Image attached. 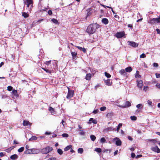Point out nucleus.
<instances>
[{
  "label": "nucleus",
  "instance_id": "1",
  "mask_svg": "<svg viewBox=\"0 0 160 160\" xmlns=\"http://www.w3.org/2000/svg\"><path fill=\"white\" fill-rule=\"evenodd\" d=\"M99 28V25L96 23H94L90 24L88 27L86 31L89 34H93L95 32L96 29Z\"/></svg>",
  "mask_w": 160,
  "mask_h": 160
},
{
  "label": "nucleus",
  "instance_id": "2",
  "mask_svg": "<svg viewBox=\"0 0 160 160\" xmlns=\"http://www.w3.org/2000/svg\"><path fill=\"white\" fill-rule=\"evenodd\" d=\"M24 3L25 5H27L28 10L30 11L33 7L32 0H25L24 1Z\"/></svg>",
  "mask_w": 160,
  "mask_h": 160
},
{
  "label": "nucleus",
  "instance_id": "3",
  "mask_svg": "<svg viewBox=\"0 0 160 160\" xmlns=\"http://www.w3.org/2000/svg\"><path fill=\"white\" fill-rule=\"evenodd\" d=\"M148 22L152 25H154L156 23H158L160 25V18L150 19L148 21Z\"/></svg>",
  "mask_w": 160,
  "mask_h": 160
},
{
  "label": "nucleus",
  "instance_id": "4",
  "mask_svg": "<svg viewBox=\"0 0 160 160\" xmlns=\"http://www.w3.org/2000/svg\"><path fill=\"white\" fill-rule=\"evenodd\" d=\"M53 150L52 148L50 146L41 149V152L44 154H47Z\"/></svg>",
  "mask_w": 160,
  "mask_h": 160
},
{
  "label": "nucleus",
  "instance_id": "5",
  "mask_svg": "<svg viewBox=\"0 0 160 160\" xmlns=\"http://www.w3.org/2000/svg\"><path fill=\"white\" fill-rule=\"evenodd\" d=\"M125 35V33L124 31L117 32L115 36L118 38H121L123 37Z\"/></svg>",
  "mask_w": 160,
  "mask_h": 160
},
{
  "label": "nucleus",
  "instance_id": "6",
  "mask_svg": "<svg viewBox=\"0 0 160 160\" xmlns=\"http://www.w3.org/2000/svg\"><path fill=\"white\" fill-rule=\"evenodd\" d=\"M74 91L72 90H68V92L67 96V98L68 99H70L73 96L74 94Z\"/></svg>",
  "mask_w": 160,
  "mask_h": 160
},
{
  "label": "nucleus",
  "instance_id": "7",
  "mask_svg": "<svg viewBox=\"0 0 160 160\" xmlns=\"http://www.w3.org/2000/svg\"><path fill=\"white\" fill-rule=\"evenodd\" d=\"M137 86L140 89H141L142 87L143 82L142 80H138L136 81Z\"/></svg>",
  "mask_w": 160,
  "mask_h": 160
},
{
  "label": "nucleus",
  "instance_id": "8",
  "mask_svg": "<svg viewBox=\"0 0 160 160\" xmlns=\"http://www.w3.org/2000/svg\"><path fill=\"white\" fill-rule=\"evenodd\" d=\"M119 107L122 108H125L127 107H130L131 106V103L129 101H126L124 105H118Z\"/></svg>",
  "mask_w": 160,
  "mask_h": 160
},
{
  "label": "nucleus",
  "instance_id": "9",
  "mask_svg": "<svg viewBox=\"0 0 160 160\" xmlns=\"http://www.w3.org/2000/svg\"><path fill=\"white\" fill-rule=\"evenodd\" d=\"M128 42L129 45L134 48L137 47L138 46V44L134 42L128 41Z\"/></svg>",
  "mask_w": 160,
  "mask_h": 160
},
{
  "label": "nucleus",
  "instance_id": "10",
  "mask_svg": "<svg viewBox=\"0 0 160 160\" xmlns=\"http://www.w3.org/2000/svg\"><path fill=\"white\" fill-rule=\"evenodd\" d=\"M48 110L50 112L51 114L52 115H55L56 114V112L55 111L54 109L52 108L51 107H49Z\"/></svg>",
  "mask_w": 160,
  "mask_h": 160
},
{
  "label": "nucleus",
  "instance_id": "11",
  "mask_svg": "<svg viewBox=\"0 0 160 160\" xmlns=\"http://www.w3.org/2000/svg\"><path fill=\"white\" fill-rule=\"evenodd\" d=\"M115 139H117V140L116 141V144L117 146H118L121 145L122 144V142L120 140L117 138H116Z\"/></svg>",
  "mask_w": 160,
  "mask_h": 160
},
{
  "label": "nucleus",
  "instance_id": "12",
  "mask_svg": "<svg viewBox=\"0 0 160 160\" xmlns=\"http://www.w3.org/2000/svg\"><path fill=\"white\" fill-rule=\"evenodd\" d=\"M12 95H13L16 98H17L19 96L18 94L17 93V91L16 90H13L12 92Z\"/></svg>",
  "mask_w": 160,
  "mask_h": 160
},
{
  "label": "nucleus",
  "instance_id": "13",
  "mask_svg": "<svg viewBox=\"0 0 160 160\" xmlns=\"http://www.w3.org/2000/svg\"><path fill=\"white\" fill-rule=\"evenodd\" d=\"M113 129L111 127H108L107 128H105L103 130V131L105 132H107L109 131H113Z\"/></svg>",
  "mask_w": 160,
  "mask_h": 160
},
{
  "label": "nucleus",
  "instance_id": "14",
  "mask_svg": "<svg viewBox=\"0 0 160 160\" xmlns=\"http://www.w3.org/2000/svg\"><path fill=\"white\" fill-rule=\"evenodd\" d=\"M104 82L108 86H111L112 84V82H110V80L107 79V80H105Z\"/></svg>",
  "mask_w": 160,
  "mask_h": 160
},
{
  "label": "nucleus",
  "instance_id": "15",
  "mask_svg": "<svg viewBox=\"0 0 160 160\" xmlns=\"http://www.w3.org/2000/svg\"><path fill=\"white\" fill-rule=\"evenodd\" d=\"M23 125L24 126H27L28 125L31 126V124L28 121H23Z\"/></svg>",
  "mask_w": 160,
  "mask_h": 160
},
{
  "label": "nucleus",
  "instance_id": "16",
  "mask_svg": "<svg viewBox=\"0 0 160 160\" xmlns=\"http://www.w3.org/2000/svg\"><path fill=\"white\" fill-rule=\"evenodd\" d=\"M119 72L121 75L126 76L127 75V73L124 69H121L119 71Z\"/></svg>",
  "mask_w": 160,
  "mask_h": 160
},
{
  "label": "nucleus",
  "instance_id": "17",
  "mask_svg": "<svg viewBox=\"0 0 160 160\" xmlns=\"http://www.w3.org/2000/svg\"><path fill=\"white\" fill-rule=\"evenodd\" d=\"M102 23L105 25L107 24L108 23V20L106 18H103L102 19Z\"/></svg>",
  "mask_w": 160,
  "mask_h": 160
},
{
  "label": "nucleus",
  "instance_id": "18",
  "mask_svg": "<svg viewBox=\"0 0 160 160\" xmlns=\"http://www.w3.org/2000/svg\"><path fill=\"white\" fill-rule=\"evenodd\" d=\"M113 115L112 112H109L107 114L106 116L108 118H111Z\"/></svg>",
  "mask_w": 160,
  "mask_h": 160
},
{
  "label": "nucleus",
  "instance_id": "19",
  "mask_svg": "<svg viewBox=\"0 0 160 160\" xmlns=\"http://www.w3.org/2000/svg\"><path fill=\"white\" fill-rule=\"evenodd\" d=\"M132 69L131 67H128L125 69V72H130L132 71Z\"/></svg>",
  "mask_w": 160,
  "mask_h": 160
},
{
  "label": "nucleus",
  "instance_id": "20",
  "mask_svg": "<svg viewBox=\"0 0 160 160\" xmlns=\"http://www.w3.org/2000/svg\"><path fill=\"white\" fill-rule=\"evenodd\" d=\"M76 47L80 50L82 51L84 53H85L86 52V49L84 48H82L79 46H76Z\"/></svg>",
  "mask_w": 160,
  "mask_h": 160
},
{
  "label": "nucleus",
  "instance_id": "21",
  "mask_svg": "<svg viewBox=\"0 0 160 160\" xmlns=\"http://www.w3.org/2000/svg\"><path fill=\"white\" fill-rule=\"evenodd\" d=\"M32 152H31V153H32V154H34L38 153V150L37 149H32Z\"/></svg>",
  "mask_w": 160,
  "mask_h": 160
},
{
  "label": "nucleus",
  "instance_id": "22",
  "mask_svg": "<svg viewBox=\"0 0 160 160\" xmlns=\"http://www.w3.org/2000/svg\"><path fill=\"white\" fill-rule=\"evenodd\" d=\"M18 158V155L15 154L11 155L10 157V158L12 160H15L17 159Z\"/></svg>",
  "mask_w": 160,
  "mask_h": 160
},
{
  "label": "nucleus",
  "instance_id": "23",
  "mask_svg": "<svg viewBox=\"0 0 160 160\" xmlns=\"http://www.w3.org/2000/svg\"><path fill=\"white\" fill-rule=\"evenodd\" d=\"M91 78V74L90 73H88L87 74L86 76V79L87 80H89Z\"/></svg>",
  "mask_w": 160,
  "mask_h": 160
},
{
  "label": "nucleus",
  "instance_id": "24",
  "mask_svg": "<svg viewBox=\"0 0 160 160\" xmlns=\"http://www.w3.org/2000/svg\"><path fill=\"white\" fill-rule=\"evenodd\" d=\"M79 134L81 135L84 136L85 135V132L84 130H80L79 131Z\"/></svg>",
  "mask_w": 160,
  "mask_h": 160
},
{
  "label": "nucleus",
  "instance_id": "25",
  "mask_svg": "<svg viewBox=\"0 0 160 160\" xmlns=\"http://www.w3.org/2000/svg\"><path fill=\"white\" fill-rule=\"evenodd\" d=\"M32 149H29L28 150H27L25 152V153L26 154H32V153H31V152H32Z\"/></svg>",
  "mask_w": 160,
  "mask_h": 160
},
{
  "label": "nucleus",
  "instance_id": "26",
  "mask_svg": "<svg viewBox=\"0 0 160 160\" xmlns=\"http://www.w3.org/2000/svg\"><path fill=\"white\" fill-rule=\"evenodd\" d=\"M72 146L71 145L68 146L65 148L64 150L65 151H67L69 150L72 148Z\"/></svg>",
  "mask_w": 160,
  "mask_h": 160
},
{
  "label": "nucleus",
  "instance_id": "27",
  "mask_svg": "<svg viewBox=\"0 0 160 160\" xmlns=\"http://www.w3.org/2000/svg\"><path fill=\"white\" fill-rule=\"evenodd\" d=\"M22 16L25 18H27L29 16V15L27 13L23 12L22 13Z\"/></svg>",
  "mask_w": 160,
  "mask_h": 160
},
{
  "label": "nucleus",
  "instance_id": "28",
  "mask_svg": "<svg viewBox=\"0 0 160 160\" xmlns=\"http://www.w3.org/2000/svg\"><path fill=\"white\" fill-rule=\"evenodd\" d=\"M37 138L35 136H32L29 139V141H33L36 140Z\"/></svg>",
  "mask_w": 160,
  "mask_h": 160
},
{
  "label": "nucleus",
  "instance_id": "29",
  "mask_svg": "<svg viewBox=\"0 0 160 160\" xmlns=\"http://www.w3.org/2000/svg\"><path fill=\"white\" fill-rule=\"evenodd\" d=\"M90 138L91 139V140L92 141H94L96 139V137L94 135H92L90 136Z\"/></svg>",
  "mask_w": 160,
  "mask_h": 160
},
{
  "label": "nucleus",
  "instance_id": "30",
  "mask_svg": "<svg viewBox=\"0 0 160 160\" xmlns=\"http://www.w3.org/2000/svg\"><path fill=\"white\" fill-rule=\"evenodd\" d=\"M57 152L60 155H62V154L63 152L62 150L60 148L58 149L57 150Z\"/></svg>",
  "mask_w": 160,
  "mask_h": 160
},
{
  "label": "nucleus",
  "instance_id": "31",
  "mask_svg": "<svg viewBox=\"0 0 160 160\" xmlns=\"http://www.w3.org/2000/svg\"><path fill=\"white\" fill-rule=\"evenodd\" d=\"M141 77L140 75L139 74V72L138 71H137L135 75V77L136 78H139Z\"/></svg>",
  "mask_w": 160,
  "mask_h": 160
},
{
  "label": "nucleus",
  "instance_id": "32",
  "mask_svg": "<svg viewBox=\"0 0 160 160\" xmlns=\"http://www.w3.org/2000/svg\"><path fill=\"white\" fill-rule=\"evenodd\" d=\"M51 21L54 23L56 24H58V20L54 18H53L51 20Z\"/></svg>",
  "mask_w": 160,
  "mask_h": 160
},
{
  "label": "nucleus",
  "instance_id": "33",
  "mask_svg": "<svg viewBox=\"0 0 160 160\" xmlns=\"http://www.w3.org/2000/svg\"><path fill=\"white\" fill-rule=\"evenodd\" d=\"M95 150L98 153H100L102 151V149L100 148H95Z\"/></svg>",
  "mask_w": 160,
  "mask_h": 160
},
{
  "label": "nucleus",
  "instance_id": "34",
  "mask_svg": "<svg viewBox=\"0 0 160 160\" xmlns=\"http://www.w3.org/2000/svg\"><path fill=\"white\" fill-rule=\"evenodd\" d=\"M83 150L82 148H80L78 149V153H79L81 154H82L83 153Z\"/></svg>",
  "mask_w": 160,
  "mask_h": 160
},
{
  "label": "nucleus",
  "instance_id": "35",
  "mask_svg": "<svg viewBox=\"0 0 160 160\" xmlns=\"http://www.w3.org/2000/svg\"><path fill=\"white\" fill-rule=\"evenodd\" d=\"M24 147H21V148H19V149H18V151L19 152H22L24 150Z\"/></svg>",
  "mask_w": 160,
  "mask_h": 160
},
{
  "label": "nucleus",
  "instance_id": "36",
  "mask_svg": "<svg viewBox=\"0 0 160 160\" xmlns=\"http://www.w3.org/2000/svg\"><path fill=\"white\" fill-rule=\"evenodd\" d=\"M106 107H105V106L101 107L100 108V110L101 111H104L105 110H106Z\"/></svg>",
  "mask_w": 160,
  "mask_h": 160
},
{
  "label": "nucleus",
  "instance_id": "37",
  "mask_svg": "<svg viewBox=\"0 0 160 160\" xmlns=\"http://www.w3.org/2000/svg\"><path fill=\"white\" fill-rule=\"evenodd\" d=\"M92 123L96 124L97 123V121H89V122H88V123L89 124L91 123Z\"/></svg>",
  "mask_w": 160,
  "mask_h": 160
},
{
  "label": "nucleus",
  "instance_id": "38",
  "mask_svg": "<svg viewBox=\"0 0 160 160\" xmlns=\"http://www.w3.org/2000/svg\"><path fill=\"white\" fill-rule=\"evenodd\" d=\"M105 75L108 78H110L111 77V75L108 73L105 72Z\"/></svg>",
  "mask_w": 160,
  "mask_h": 160
},
{
  "label": "nucleus",
  "instance_id": "39",
  "mask_svg": "<svg viewBox=\"0 0 160 160\" xmlns=\"http://www.w3.org/2000/svg\"><path fill=\"white\" fill-rule=\"evenodd\" d=\"M106 139L104 138H102L100 139V142L102 143H104L106 142Z\"/></svg>",
  "mask_w": 160,
  "mask_h": 160
},
{
  "label": "nucleus",
  "instance_id": "40",
  "mask_svg": "<svg viewBox=\"0 0 160 160\" xmlns=\"http://www.w3.org/2000/svg\"><path fill=\"white\" fill-rule=\"evenodd\" d=\"M71 54L72 57H74L76 56L77 53L75 52H71Z\"/></svg>",
  "mask_w": 160,
  "mask_h": 160
},
{
  "label": "nucleus",
  "instance_id": "41",
  "mask_svg": "<svg viewBox=\"0 0 160 160\" xmlns=\"http://www.w3.org/2000/svg\"><path fill=\"white\" fill-rule=\"evenodd\" d=\"M130 118L131 120H136L137 118L135 116H131L130 117Z\"/></svg>",
  "mask_w": 160,
  "mask_h": 160
},
{
  "label": "nucleus",
  "instance_id": "42",
  "mask_svg": "<svg viewBox=\"0 0 160 160\" xmlns=\"http://www.w3.org/2000/svg\"><path fill=\"white\" fill-rule=\"evenodd\" d=\"M62 136L63 137L67 138L68 137V134L64 133L62 134Z\"/></svg>",
  "mask_w": 160,
  "mask_h": 160
},
{
  "label": "nucleus",
  "instance_id": "43",
  "mask_svg": "<svg viewBox=\"0 0 160 160\" xmlns=\"http://www.w3.org/2000/svg\"><path fill=\"white\" fill-rule=\"evenodd\" d=\"M146 57V55L145 54L142 53L141 55L140 56V58H145Z\"/></svg>",
  "mask_w": 160,
  "mask_h": 160
},
{
  "label": "nucleus",
  "instance_id": "44",
  "mask_svg": "<svg viewBox=\"0 0 160 160\" xmlns=\"http://www.w3.org/2000/svg\"><path fill=\"white\" fill-rule=\"evenodd\" d=\"M12 89V87L11 86H8L7 88V90L9 91H11Z\"/></svg>",
  "mask_w": 160,
  "mask_h": 160
},
{
  "label": "nucleus",
  "instance_id": "45",
  "mask_svg": "<svg viewBox=\"0 0 160 160\" xmlns=\"http://www.w3.org/2000/svg\"><path fill=\"white\" fill-rule=\"evenodd\" d=\"M157 146H156L155 147L152 148L151 149L152 151L156 152L157 150Z\"/></svg>",
  "mask_w": 160,
  "mask_h": 160
},
{
  "label": "nucleus",
  "instance_id": "46",
  "mask_svg": "<svg viewBox=\"0 0 160 160\" xmlns=\"http://www.w3.org/2000/svg\"><path fill=\"white\" fill-rule=\"evenodd\" d=\"M111 151V150L110 149H105L104 150V152L106 153H110Z\"/></svg>",
  "mask_w": 160,
  "mask_h": 160
},
{
  "label": "nucleus",
  "instance_id": "47",
  "mask_svg": "<svg viewBox=\"0 0 160 160\" xmlns=\"http://www.w3.org/2000/svg\"><path fill=\"white\" fill-rule=\"evenodd\" d=\"M150 142H157V140L155 139H150L148 140Z\"/></svg>",
  "mask_w": 160,
  "mask_h": 160
},
{
  "label": "nucleus",
  "instance_id": "48",
  "mask_svg": "<svg viewBox=\"0 0 160 160\" xmlns=\"http://www.w3.org/2000/svg\"><path fill=\"white\" fill-rule=\"evenodd\" d=\"M51 61H46L45 62V63L46 65H49L50 64Z\"/></svg>",
  "mask_w": 160,
  "mask_h": 160
},
{
  "label": "nucleus",
  "instance_id": "49",
  "mask_svg": "<svg viewBox=\"0 0 160 160\" xmlns=\"http://www.w3.org/2000/svg\"><path fill=\"white\" fill-rule=\"evenodd\" d=\"M99 112V111L98 110V109L94 110L93 112V113L94 114H96L97 113H98V112Z\"/></svg>",
  "mask_w": 160,
  "mask_h": 160
},
{
  "label": "nucleus",
  "instance_id": "50",
  "mask_svg": "<svg viewBox=\"0 0 160 160\" xmlns=\"http://www.w3.org/2000/svg\"><path fill=\"white\" fill-rule=\"evenodd\" d=\"M156 77L157 78H160V74L156 73Z\"/></svg>",
  "mask_w": 160,
  "mask_h": 160
},
{
  "label": "nucleus",
  "instance_id": "51",
  "mask_svg": "<svg viewBox=\"0 0 160 160\" xmlns=\"http://www.w3.org/2000/svg\"><path fill=\"white\" fill-rule=\"evenodd\" d=\"M147 102H148V105H150V106L152 105V102L150 100H148Z\"/></svg>",
  "mask_w": 160,
  "mask_h": 160
},
{
  "label": "nucleus",
  "instance_id": "52",
  "mask_svg": "<svg viewBox=\"0 0 160 160\" xmlns=\"http://www.w3.org/2000/svg\"><path fill=\"white\" fill-rule=\"evenodd\" d=\"M156 152H157L158 153H159L160 152V149L158 148V147L157 146V149H156Z\"/></svg>",
  "mask_w": 160,
  "mask_h": 160
},
{
  "label": "nucleus",
  "instance_id": "53",
  "mask_svg": "<svg viewBox=\"0 0 160 160\" xmlns=\"http://www.w3.org/2000/svg\"><path fill=\"white\" fill-rule=\"evenodd\" d=\"M153 67H158V64L157 63H153Z\"/></svg>",
  "mask_w": 160,
  "mask_h": 160
},
{
  "label": "nucleus",
  "instance_id": "54",
  "mask_svg": "<svg viewBox=\"0 0 160 160\" xmlns=\"http://www.w3.org/2000/svg\"><path fill=\"white\" fill-rule=\"evenodd\" d=\"M142 104H139L137 105L136 107L137 108H140L141 106H142Z\"/></svg>",
  "mask_w": 160,
  "mask_h": 160
},
{
  "label": "nucleus",
  "instance_id": "55",
  "mask_svg": "<svg viewBox=\"0 0 160 160\" xmlns=\"http://www.w3.org/2000/svg\"><path fill=\"white\" fill-rule=\"evenodd\" d=\"M135 154L134 153H131V157L132 158H134L135 157Z\"/></svg>",
  "mask_w": 160,
  "mask_h": 160
},
{
  "label": "nucleus",
  "instance_id": "56",
  "mask_svg": "<svg viewBox=\"0 0 160 160\" xmlns=\"http://www.w3.org/2000/svg\"><path fill=\"white\" fill-rule=\"evenodd\" d=\"M48 160H56V158H49Z\"/></svg>",
  "mask_w": 160,
  "mask_h": 160
},
{
  "label": "nucleus",
  "instance_id": "57",
  "mask_svg": "<svg viewBox=\"0 0 160 160\" xmlns=\"http://www.w3.org/2000/svg\"><path fill=\"white\" fill-rule=\"evenodd\" d=\"M156 86L158 88L160 89V83H158L156 84Z\"/></svg>",
  "mask_w": 160,
  "mask_h": 160
},
{
  "label": "nucleus",
  "instance_id": "58",
  "mask_svg": "<svg viewBox=\"0 0 160 160\" xmlns=\"http://www.w3.org/2000/svg\"><path fill=\"white\" fill-rule=\"evenodd\" d=\"M48 13L49 15H51L52 13V12L51 10H49L48 11Z\"/></svg>",
  "mask_w": 160,
  "mask_h": 160
},
{
  "label": "nucleus",
  "instance_id": "59",
  "mask_svg": "<svg viewBox=\"0 0 160 160\" xmlns=\"http://www.w3.org/2000/svg\"><path fill=\"white\" fill-rule=\"evenodd\" d=\"M156 31L158 34H160V30L158 28L156 29Z\"/></svg>",
  "mask_w": 160,
  "mask_h": 160
},
{
  "label": "nucleus",
  "instance_id": "60",
  "mask_svg": "<svg viewBox=\"0 0 160 160\" xmlns=\"http://www.w3.org/2000/svg\"><path fill=\"white\" fill-rule=\"evenodd\" d=\"M45 71L47 73H51V71L50 70H48L47 69H46Z\"/></svg>",
  "mask_w": 160,
  "mask_h": 160
},
{
  "label": "nucleus",
  "instance_id": "61",
  "mask_svg": "<svg viewBox=\"0 0 160 160\" xmlns=\"http://www.w3.org/2000/svg\"><path fill=\"white\" fill-rule=\"evenodd\" d=\"M128 138L129 140L131 141H132V138L130 136H128Z\"/></svg>",
  "mask_w": 160,
  "mask_h": 160
},
{
  "label": "nucleus",
  "instance_id": "62",
  "mask_svg": "<svg viewBox=\"0 0 160 160\" xmlns=\"http://www.w3.org/2000/svg\"><path fill=\"white\" fill-rule=\"evenodd\" d=\"M122 123H119L118 125V127L120 128H121L122 127Z\"/></svg>",
  "mask_w": 160,
  "mask_h": 160
},
{
  "label": "nucleus",
  "instance_id": "63",
  "mask_svg": "<svg viewBox=\"0 0 160 160\" xmlns=\"http://www.w3.org/2000/svg\"><path fill=\"white\" fill-rule=\"evenodd\" d=\"M128 26L131 28H132V25L131 24H128Z\"/></svg>",
  "mask_w": 160,
  "mask_h": 160
},
{
  "label": "nucleus",
  "instance_id": "64",
  "mask_svg": "<svg viewBox=\"0 0 160 160\" xmlns=\"http://www.w3.org/2000/svg\"><path fill=\"white\" fill-rule=\"evenodd\" d=\"M18 143L15 140H14L13 141V144H18Z\"/></svg>",
  "mask_w": 160,
  "mask_h": 160
}]
</instances>
